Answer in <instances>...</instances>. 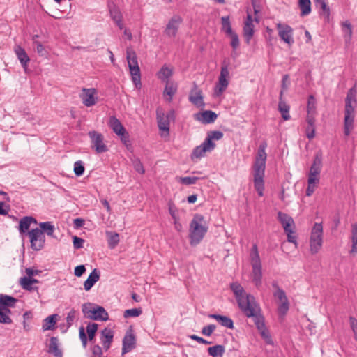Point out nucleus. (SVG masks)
<instances>
[{"label":"nucleus","mask_w":357,"mask_h":357,"mask_svg":"<svg viewBox=\"0 0 357 357\" xmlns=\"http://www.w3.org/2000/svg\"><path fill=\"white\" fill-rule=\"evenodd\" d=\"M168 209L169 214L171 215L174 220H176V219H178V209L172 202H169Z\"/></svg>","instance_id":"5fc2aeb1"},{"label":"nucleus","mask_w":357,"mask_h":357,"mask_svg":"<svg viewBox=\"0 0 357 357\" xmlns=\"http://www.w3.org/2000/svg\"><path fill=\"white\" fill-rule=\"evenodd\" d=\"M215 146V144L214 142H210L209 141L206 142L204 140L201 145L196 146L193 149L191 155V159L194 160L195 159H199L202 157H204L206 152L211 151L214 149Z\"/></svg>","instance_id":"a211bd4d"},{"label":"nucleus","mask_w":357,"mask_h":357,"mask_svg":"<svg viewBox=\"0 0 357 357\" xmlns=\"http://www.w3.org/2000/svg\"><path fill=\"white\" fill-rule=\"evenodd\" d=\"M318 183L316 182H310V181L307 180V188L306 189V195L311 196L315 190L316 186Z\"/></svg>","instance_id":"052dcab7"},{"label":"nucleus","mask_w":357,"mask_h":357,"mask_svg":"<svg viewBox=\"0 0 357 357\" xmlns=\"http://www.w3.org/2000/svg\"><path fill=\"white\" fill-rule=\"evenodd\" d=\"M85 271V266L84 265H79L75 268L74 274L77 277H81Z\"/></svg>","instance_id":"338daca9"},{"label":"nucleus","mask_w":357,"mask_h":357,"mask_svg":"<svg viewBox=\"0 0 357 357\" xmlns=\"http://www.w3.org/2000/svg\"><path fill=\"white\" fill-rule=\"evenodd\" d=\"M182 22L183 19L180 15H175L172 16L165 26L164 31L165 36L171 38H175Z\"/></svg>","instance_id":"ddd939ff"},{"label":"nucleus","mask_w":357,"mask_h":357,"mask_svg":"<svg viewBox=\"0 0 357 357\" xmlns=\"http://www.w3.org/2000/svg\"><path fill=\"white\" fill-rule=\"evenodd\" d=\"M91 351L93 355L97 356L98 357L102 356L103 354L102 349L98 344L93 346L91 348Z\"/></svg>","instance_id":"774afa93"},{"label":"nucleus","mask_w":357,"mask_h":357,"mask_svg":"<svg viewBox=\"0 0 357 357\" xmlns=\"http://www.w3.org/2000/svg\"><path fill=\"white\" fill-rule=\"evenodd\" d=\"M351 241H352V248L351 250V253H356L357 252V224H354L352 225L351 230Z\"/></svg>","instance_id":"c03bdc74"},{"label":"nucleus","mask_w":357,"mask_h":357,"mask_svg":"<svg viewBox=\"0 0 357 357\" xmlns=\"http://www.w3.org/2000/svg\"><path fill=\"white\" fill-rule=\"evenodd\" d=\"M223 137V134L220 131L215 130L211 131L208 133L207 137L205 139L206 142H213V140H219Z\"/></svg>","instance_id":"09e8293b"},{"label":"nucleus","mask_w":357,"mask_h":357,"mask_svg":"<svg viewBox=\"0 0 357 357\" xmlns=\"http://www.w3.org/2000/svg\"><path fill=\"white\" fill-rule=\"evenodd\" d=\"M247 318L250 319L265 343L273 345V340L266 326L260 305L255 297L250 294H247Z\"/></svg>","instance_id":"f257e3e1"},{"label":"nucleus","mask_w":357,"mask_h":357,"mask_svg":"<svg viewBox=\"0 0 357 357\" xmlns=\"http://www.w3.org/2000/svg\"><path fill=\"white\" fill-rule=\"evenodd\" d=\"M283 91H282L280 94V101L278 103V110L281 113L282 117L284 121L290 119L291 116L289 114V105L282 100Z\"/></svg>","instance_id":"bb28decb"},{"label":"nucleus","mask_w":357,"mask_h":357,"mask_svg":"<svg viewBox=\"0 0 357 357\" xmlns=\"http://www.w3.org/2000/svg\"><path fill=\"white\" fill-rule=\"evenodd\" d=\"M107 236L109 237L108 244L109 248H115L119 242V236L117 233L107 232Z\"/></svg>","instance_id":"37998d69"},{"label":"nucleus","mask_w":357,"mask_h":357,"mask_svg":"<svg viewBox=\"0 0 357 357\" xmlns=\"http://www.w3.org/2000/svg\"><path fill=\"white\" fill-rule=\"evenodd\" d=\"M345 104H357L356 91L354 88H351L347 93Z\"/></svg>","instance_id":"49530a36"},{"label":"nucleus","mask_w":357,"mask_h":357,"mask_svg":"<svg viewBox=\"0 0 357 357\" xmlns=\"http://www.w3.org/2000/svg\"><path fill=\"white\" fill-rule=\"evenodd\" d=\"M298 6L301 9V15L305 16L311 13L310 0H298Z\"/></svg>","instance_id":"f704fd0d"},{"label":"nucleus","mask_w":357,"mask_h":357,"mask_svg":"<svg viewBox=\"0 0 357 357\" xmlns=\"http://www.w3.org/2000/svg\"><path fill=\"white\" fill-rule=\"evenodd\" d=\"M37 223L36 220L31 216H25L22 218L19 224V231L20 234L25 233L29 228L31 223Z\"/></svg>","instance_id":"2f4dec72"},{"label":"nucleus","mask_w":357,"mask_h":357,"mask_svg":"<svg viewBox=\"0 0 357 357\" xmlns=\"http://www.w3.org/2000/svg\"><path fill=\"white\" fill-rule=\"evenodd\" d=\"M227 36L230 37L231 46L232 47L233 50H235L239 46V39L238 35L235 32H233L232 34H229Z\"/></svg>","instance_id":"4d7b16f0"},{"label":"nucleus","mask_w":357,"mask_h":357,"mask_svg":"<svg viewBox=\"0 0 357 357\" xmlns=\"http://www.w3.org/2000/svg\"><path fill=\"white\" fill-rule=\"evenodd\" d=\"M109 13L114 22L120 21L121 19H123V16L119 8L116 6L109 7Z\"/></svg>","instance_id":"a18cd8bd"},{"label":"nucleus","mask_w":357,"mask_h":357,"mask_svg":"<svg viewBox=\"0 0 357 357\" xmlns=\"http://www.w3.org/2000/svg\"><path fill=\"white\" fill-rule=\"evenodd\" d=\"M47 351L50 354H53L55 357L62 356V351L59 348V342L57 337H52L50 338Z\"/></svg>","instance_id":"7c9ffc66"},{"label":"nucleus","mask_w":357,"mask_h":357,"mask_svg":"<svg viewBox=\"0 0 357 357\" xmlns=\"http://www.w3.org/2000/svg\"><path fill=\"white\" fill-rule=\"evenodd\" d=\"M85 168L82 160H77L74 163V173L77 176L83 175Z\"/></svg>","instance_id":"8fccbe9b"},{"label":"nucleus","mask_w":357,"mask_h":357,"mask_svg":"<svg viewBox=\"0 0 357 357\" xmlns=\"http://www.w3.org/2000/svg\"><path fill=\"white\" fill-rule=\"evenodd\" d=\"M98 325L96 323H89L86 326L87 339L92 342L94 340Z\"/></svg>","instance_id":"ea45409f"},{"label":"nucleus","mask_w":357,"mask_h":357,"mask_svg":"<svg viewBox=\"0 0 357 357\" xmlns=\"http://www.w3.org/2000/svg\"><path fill=\"white\" fill-rule=\"evenodd\" d=\"M82 310L84 316L88 319L102 321L109 319L107 312L102 306L93 305L91 303H84L82 306Z\"/></svg>","instance_id":"423d86ee"},{"label":"nucleus","mask_w":357,"mask_h":357,"mask_svg":"<svg viewBox=\"0 0 357 357\" xmlns=\"http://www.w3.org/2000/svg\"><path fill=\"white\" fill-rule=\"evenodd\" d=\"M322 167V156L321 153H317L314 158L313 162L310 169L308 181L310 182H319L320 173Z\"/></svg>","instance_id":"f8f14e48"},{"label":"nucleus","mask_w":357,"mask_h":357,"mask_svg":"<svg viewBox=\"0 0 357 357\" xmlns=\"http://www.w3.org/2000/svg\"><path fill=\"white\" fill-rule=\"evenodd\" d=\"M100 272L96 268L93 269L89 275L86 280L84 282V288L86 291H89L96 282L99 280Z\"/></svg>","instance_id":"cd10ccee"},{"label":"nucleus","mask_w":357,"mask_h":357,"mask_svg":"<svg viewBox=\"0 0 357 357\" xmlns=\"http://www.w3.org/2000/svg\"><path fill=\"white\" fill-rule=\"evenodd\" d=\"M278 219L282 225L284 231H289V229L294 228V221L288 214L279 211Z\"/></svg>","instance_id":"393cba45"},{"label":"nucleus","mask_w":357,"mask_h":357,"mask_svg":"<svg viewBox=\"0 0 357 357\" xmlns=\"http://www.w3.org/2000/svg\"><path fill=\"white\" fill-rule=\"evenodd\" d=\"M31 248L36 251L42 250L45 246V236L42 230L38 228L33 229L28 232Z\"/></svg>","instance_id":"9b49d317"},{"label":"nucleus","mask_w":357,"mask_h":357,"mask_svg":"<svg viewBox=\"0 0 357 357\" xmlns=\"http://www.w3.org/2000/svg\"><path fill=\"white\" fill-rule=\"evenodd\" d=\"M357 104H345L344 135H349L353 129L354 109Z\"/></svg>","instance_id":"dca6fc26"},{"label":"nucleus","mask_w":357,"mask_h":357,"mask_svg":"<svg viewBox=\"0 0 357 357\" xmlns=\"http://www.w3.org/2000/svg\"><path fill=\"white\" fill-rule=\"evenodd\" d=\"M208 231V225L204 217L200 214H195L190 224V245H196L204 238Z\"/></svg>","instance_id":"7ed1b4c3"},{"label":"nucleus","mask_w":357,"mask_h":357,"mask_svg":"<svg viewBox=\"0 0 357 357\" xmlns=\"http://www.w3.org/2000/svg\"><path fill=\"white\" fill-rule=\"evenodd\" d=\"M217 117V114L211 110H206L203 112H198L194 114V119L204 124L213 123Z\"/></svg>","instance_id":"4be33fe9"},{"label":"nucleus","mask_w":357,"mask_h":357,"mask_svg":"<svg viewBox=\"0 0 357 357\" xmlns=\"http://www.w3.org/2000/svg\"><path fill=\"white\" fill-rule=\"evenodd\" d=\"M20 284L22 286V287L25 289V290H27V291H35V290H38V287H33V284L31 283H29V286H26L24 284V278H21L20 279Z\"/></svg>","instance_id":"69168bd1"},{"label":"nucleus","mask_w":357,"mask_h":357,"mask_svg":"<svg viewBox=\"0 0 357 357\" xmlns=\"http://www.w3.org/2000/svg\"><path fill=\"white\" fill-rule=\"evenodd\" d=\"M142 314V310L137 308L128 309L125 310L123 316L125 318L137 317Z\"/></svg>","instance_id":"3c124183"},{"label":"nucleus","mask_w":357,"mask_h":357,"mask_svg":"<svg viewBox=\"0 0 357 357\" xmlns=\"http://www.w3.org/2000/svg\"><path fill=\"white\" fill-rule=\"evenodd\" d=\"M177 90L176 85L173 82H169L167 81L166 86L164 91V94L169 96V101H171L172 99V96L176 93Z\"/></svg>","instance_id":"a19ab883"},{"label":"nucleus","mask_w":357,"mask_h":357,"mask_svg":"<svg viewBox=\"0 0 357 357\" xmlns=\"http://www.w3.org/2000/svg\"><path fill=\"white\" fill-rule=\"evenodd\" d=\"M126 59L132 76V80L136 88L140 89L142 86L141 75L137 56L136 52L130 47H128L126 50Z\"/></svg>","instance_id":"39448f33"},{"label":"nucleus","mask_w":357,"mask_h":357,"mask_svg":"<svg viewBox=\"0 0 357 357\" xmlns=\"http://www.w3.org/2000/svg\"><path fill=\"white\" fill-rule=\"evenodd\" d=\"M307 112L308 114H315L316 112V100L312 95L308 97Z\"/></svg>","instance_id":"de8ad7c7"},{"label":"nucleus","mask_w":357,"mask_h":357,"mask_svg":"<svg viewBox=\"0 0 357 357\" xmlns=\"http://www.w3.org/2000/svg\"><path fill=\"white\" fill-rule=\"evenodd\" d=\"M56 314H52V315L47 317L44 320V324L43 325V331L53 329V328L56 324Z\"/></svg>","instance_id":"79ce46f5"},{"label":"nucleus","mask_w":357,"mask_h":357,"mask_svg":"<svg viewBox=\"0 0 357 357\" xmlns=\"http://www.w3.org/2000/svg\"><path fill=\"white\" fill-rule=\"evenodd\" d=\"M342 26L346 28V29H347L345 31V36L344 37H345L346 41L349 42L351 40V36H352L351 24L349 21H345L344 22H343Z\"/></svg>","instance_id":"864d4df0"},{"label":"nucleus","mask_w":357,"mask_h":357,"mask_svg":"<svg viewBox=\"0 0 357 357\" xmlns=\"http://www.w3.org/2000/svg\"><path fill=\"white\" fill-rule=\"evenodd\" d=\"M136 344V338L132 329L128 331L123 339L122 354L131 351Z\"/></svg>","instance_id":"412c9836"},{"label":"nucleus","mask_w":357,"mask_h":357,"mask_svg":"<svg viewBox=\"0 0 357 357\" xmlns=\"http://www.w3.org/2000/svg\"><path fill=\"white\" fill-rule=\"evenodd\" d=\"M172 69L169 68L166 66H163L158 72V77L163 82H167V81H168V79L172 75Z\"/></svg>","instance_id":"e433bc0d"},{"label":"nucleus","mask_w":357,"mask_h":357,"mask_svg":"<svg viewBox=\"0 0 357 357\" xmlns=\"http://www.w3.org/2000/svg\"><path fill=\"white\" fill-rule=\"evenodd\" d=\"M109 126L111 128L113 132L117 135H122V133L126 131V128L123 127L121 121L115 116L110 117L109 121Z\"/></svg>","instance_id":"c85d7f7f"},{"label":"nucleus","mask_w":357,"mask_h":357,"mask_svg":"<svg viewBox=\"0 0 357 357\" xmlns=\"http://www.w3.org/2000/svg\"><path fill=\"white\" fill-rule=\"evenodd\" d=\"M266 147L267 144L266 142H263L260 144L251 172L253 177L254 187L259 197L264 195V176L267 158V154L266 153Z\"/></svg>","instance_id":"f03ea898"},{"label":"nucleus","mask_w":357,"mask_h":357,"mask_svg":"<svg viewBox=\"0 0 357 357\" xmlns=\"http://www.w3.org/2000/svg\"><path fill=\"white\" fill-rule=\"evenodd\" d=\"M156 119L158 128L162 132L161 135L165 137L169 136L170 121L175 120L174 110L171 109L165 114L162 109L158 107L156 109Z\"/></svg>","instance_id":"0eeeda50"},{"label":"nucleus","mask_w":357,"mask_h":357,"mask_svg":"<svg viewBox=\"0 0 357 357\" xmlns=\"http://www.w3.org/2000/svg\"><path fill=\"white\" fill-rule=\"evenodd\" d=\"M215 328L216 326L214 324H209L202 329V334L206 336H210Z\"/></svg>","instance_id":"13d9d810"},{"label":"nucleus","mask_w":357,"mask_h":357,"mask_svg":"<svg viewBox=\"0 0 357 357\" xmlns=\"http://www.w3.org/2000/svg\"><path fill=\"white\" fill-rule=\"evenodd\" d=\"M255 10V17L250 15H247V40H248L252 36L255 32V28L257 24L259 22V18L257 15L258 10L254 6Z\"/></svg>","instance_id":"5701e85b"},{"label":"nucleus","mask_w":357,"mask_h":357,"mask_svg":"<svg viewBox=\"0 0 357 357\" xmlns=\"http://www.w3.org/2000/svg\"><path fill=\"white\" fill-rule=\"evenodd\" d=\"M189 337L193 340L197 341L199 343L204 344H211L212 342L210 341H208L201 337L197 336V335H189Z\"/></svg>","instance_id":"e2e57ef3"},{"label":"nucleus","mask_w":357,"mask_h":357,"mask_svg":"<svg viewBox=\"0 0 357 357\" xmlns=\"http://www.w3.org/2000/svg\"><path fill=\"white\" fill-rule=\"evenodd\" d=\"M96 90L94 88H84L82 89V93L80 94L82 103L86 107H91L95 105L98 100V97L96 96Z\"/></svg>","instance_id":"6ab92c4d"},{"label":"nucleus","mask_w":357,"mask_h":357,"mask_svg":"<svg viewBox=\"0 0 357 357\" xmlns=\"http://www.w3.org/2000/svg\"><path fill=\"white\" fill-rule=\"evenodd\" d=\"M100 339L103 346V349L105 351H107L110 348L113 342L114 331L109 328H105L100 332Z\"/></svg>","instance_id":"b1692460"},{"label":"nucleus","mask_w":357,"mask_h":357,"mask_svg":"<svg viewBox=\"0 0 357 357\" xmlns=\"http://www.w3.org/2000/svg\"><path fill=\"white\" fill-rule=\"evenodd\" d=\"M120 137L121 141L122 143L126 145V146H128L130 145V139H129V134L127 131H125L123 133H122V135H118Z\"/></svg>","instance_id":"0e129e2a"},{"label":"nucleus","mask_w":357,"mask_h":357,"mask_svg":"<svg viewBox=\"0 0 357 357\" xmlns=\"http://www.w3.org/2000/svg\"><path fill=\"white\" fill-rule=\"evenodd\" d=\"M73 246L75 249H80V248H83L84 240L79 237L74 236L73 237Z\"/></svg>","instance_id":"bf43d9fd"},{"label":"nucleus","mask_w":357,"mask_h":357,"mask_svg":"<svg viewBox=\"0 0 357 357\" xmlns=\"http://www.w3.org/2000/svg\"><path fill=\"white\" fill-rule=\"evenodd\" d=\"M249 262L252 267L251 278L257 287L261 284L262 271L261 261L258 252L257 246L254 244L249 254Z\"/></svg>","instance_id":"20e7f679"},{"label":"nucleus","mask_w":357,"mask_h":357,"mask_svg":"<svg viewBox=\"0 0 357 357\" xmlns=\"http://www.w3.org/2000/svg\"><path fill=\"white\" fill-rule=\"evenodd\" d=\"M229 73L227 65H224L221 68L220 75L218 78V82L215 88V93L217 96L221 95L227 88L229 82L227 77Z\"/></svg>","instance_id":"2eb2a0df"},{"label":"nucleus","mask_w":357,"mask_h":357,"mask_svg":"<svg viewBox=\"0 0 357 357\" xmlns=\"http://www.w3.org/2000/svg\"><path fill=\"white\" fill-rule=\"evenodd\" d=\"M79 337L84 348H86L88 342L87 335L83 326L79 329Z\"/></svg>","instance_id":"6e6d98bb"},{"label":"nucleus","mask_w":357,"mask_h":357,"mask_svg":"<svg viewBox=\"0 0 357 357\" xmlns=\"http://www.w3.org/2000/svg\"><path fill=\"white\" fill-rule=\"evenodd\" d=\"M178 180L181 183L186 185H190L192 184H195L199 180V178L196 176H185L180 177Z\"/></svg>","instance_id":"603ef678"},{"label":"nucleus","mask_w":357,"mask_h":357,"mask_svg":"<svg viewBox=\"0 0 357 357\" xmlns=\"http://www.w3.org/2000/svg\"><path fill=\"white\" fill-rule=\"evenodd\" d=\"M273 287L275 289L273 292V296L278 301V312L280 316H284L289 309V302L284 291L277 284H273Z\"/></svg>","instance_id":"1a4fd4ad"},{"label":"nucleus","mask_w":357,"mask_h":357,"mask_svg":"<svg viewBox=\"0 0 357 357\" xmlns=\"http://www.w3.org/2000/svg\"><path fill=\"white\" fill-rule=\"evenodd\" d=\"M18 300L11 296L0 294V306L15 307Z\"/></svg>","instance_id":"473e14b6"},{"label":"nucleus","mask_w":357,"mask_h":357,"mask_svg":"<svg viewBox=\"0 0 357 357\" xmlns=\"http://www.w3.org/2000/svg\"><path fill=\"white\" fill-rule=\"evenodd\" d=\"M323 244V227L321 223H315L312 229L310 247L312 254L317 253Z\"/></svg>","instance_id":"6e6552de"},{"label":"nucleus","mask_w":357,"mask_h":357,"mask_svg":"<svg viewBox=\"0 0 357 357\" xmlns=\"http://www.w3.org/2000/svg\"><path fill=\"white\" fill-rule=\"evenodd\" d=\"M221 30L225 32L227 36L232 34L234 32L231 29V22L229 16H223L221 17Z\"/></svg>","instance_id":"c9c22d12"},{"label":"nucleus","mask_w":357,"mask_h":357,"mask_svg":"<svg viewBox=\"0 0 357 357\" xmlns=\"http://www.w3.org/2000/svg\"><path fill=\"white\" fill-rule=\"evenodd\" d=\"M314 2L317 6L321 10V15H324L326 19H328L330 16V8L325 0H314Z\"/></svg>","instance_id":"4c0bfd02"},{"label":"nucleus","mask_w":357,"mask_h":357,"mask_svg":"<svg viewBox=\"0 0 357 357\" xmlns=\"http://www.w3.org/2000/svg\"><path fill=\"white\" fill-rule=\"evenodd\" d=\"M88 135L91 141V147L96 153H103L108 151V147L105 143L104 136L102 133L92 130L89 132Z\"/></svg>","instance_id":"9d476101"},{"label":"nucleus","mask_w":357,"mask_h":357,"mask_svg":"<svg viewBox=\"0 0 357 357\" xmlns=\"http://www.w3.org/2000/svg\"><path fill=\"white\" fill-rule=\"evenodd\" d=\"M276 28L278 31V36L281 40L289 45H291L294 42L293 38V29L289 25L280 22L276 24Z\"/></svg>","instance_id":"4468645a"},{"label":"nucleus","mask_w":357,"mask_h":357,"mask_svg":"<svg viewBox=\"0 0 357 357\" xmlns=\"http://www.w3.org/2000/svg\"><path fill=\"white\" fill-rule=\"evenodd\" d=\"M189 101L198 108H203L205 106L202 91L199 89L195 82L190 91Z\"/></svg>","instance_id":"f3484780"},{"label":"nucleus","mask_w":357,"mask_h":357,"mask_svg":"<svg viewBox=\"0 0 357 357\" xmlns=\"http://www.w3.org/2000/svg\"><path fill=\"white\" fill-rule=\"evenodd\" d=\"M15 52L17 56V59L20 61L22 66L24 69H26L30 61V59L27 55L26 51L24 48L21 47L20 46H17L15 48Z\"/></svg>","instance_id":"c756f323"},{"label":"nucleus","mask_w":357,"mask_h":357,"mask_svg":"<svg viewBox=\"0 0 357 357\" xmlns=\"http://www.w3.org/2000/svg\"><path fill=\"white\" fill-rule=\"evenodd\" d=\"M0 323L10 324L12 323L11 318L8 316V314H6L0 308Z\"/></svg>","instance_id":"680f3d73"},{"label":"nucleus","mask_w":357,"mask_h":357,"mask_svg":"<svg viewBox=\"0 0 357 357\" xmlns=\"http://www.w3.org/2000/svg\"><path fill=\"white\" fill-rule=\"evenodd\" d=\"M230 288L235 295L239 307L243 312H245V298L243 296V287L238 282H233L230 284Z\"/></svg>","instance_id":"aec40b11"},{"label":"nucleus","mask_w":357,"mask_h":357,"mask_svg":"<svg viewBox=\"0 0 357 357\" xmlns=\"http://www.w3.org/2000/svg\"><path fill=\"white\" fill-rule=\"evenodd\" d=\"M208 317L215 319L222 326L229 329L234 328V322L232 319L227 316L220 315L217 314H210Z\"/></svg>","instance_id":"a878e982"},{"label":"nucleus","mask_w":357,"mask_h":357,"mask_svg":"<svg viewBox=\"0 0 357 357\" xmlns=\"http://www.w3.org/2000/svg\"><path fill=\"white\" fill-rule=\"evenodd\" d=\"M225 351V347L221 344H216L208 348V354L213 357H222Z\"/></svg>","instance_id":"72a5a7b5"},{"label":"nucleus","mask_w":357,"mask_h":357,"mask_svg":"<svg viewBox=\"0 0 357 357\" xmlns=\"http://www.w3.org/2000/svg\"><path fill=\"white\" fill-rule=\"evenodd\" d=\"M40 229L46 233L47 236H52L54 232V226L51 222H44L39 223Z\"/></svg>","instance_id":"58836bf2"}]
</instances>
